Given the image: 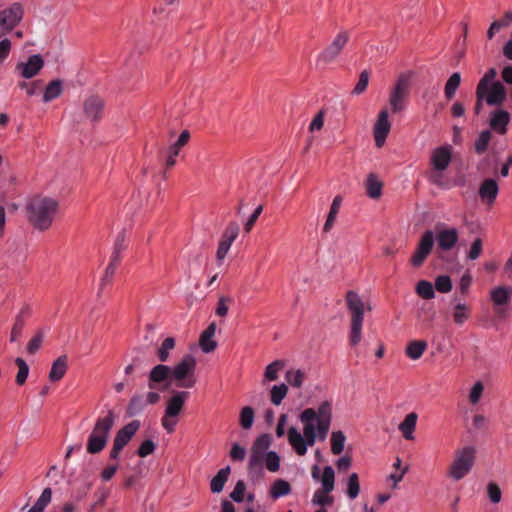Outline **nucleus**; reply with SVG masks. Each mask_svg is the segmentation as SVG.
<instances>
[{"label": "nucleus", "mask_w": 512, "mask_h": 512, "mask_svg": "<svg viewBox=\"0 0 512 512\" xmlns=\"http://www.w3.org/2000/svg\"><path fill=\"white\" fill-rule=\"evenodd\" d=\"M58 210L59 203L56 199L41 195L33 197L26 205L30 223L42 231L51 226Z\"/></svg>", "instance_id": "1"}, {"label": "nucleus", "mask_w": 512, "mask_h": 512, "mask_svg": "<svg viewBox=\"0 0 512 512\" xmlns=\"http://www.w3.org/2000/svg\"><path fill=\"white\" fill-rule=\"evenodd\" d=\"M345 301L350 314V331L348 340L351 346H357L362 339L366 303L360 295L353 290H349L346 293Z\"/></svg>", "instance_id": "2"}, {"label": "nucleus", "mask_w": 512, "mask_h": 512, "mask_svg": "<svg viewBox=\"0 0 512 512\" xmlns=\"http://www.w3.org/2000/svg\"><path fill=\"white\" fill-rule=\"evenodd\" d=\"M114 423L115 414L112 410H109L107 415L97 418L93 430L87 439V453L92 455L99 454L105 448Z\"/></svg>", "instance_id": "3"}, {"label": "nucleus", "mask_w": 512, "mask_h": 512, "mask_svg": "<svg viewBox=\"0 0 512 512\" xmlns=\"http://www.w3.org/2000/svg\"><path fill=\"white\" fill-rule=\"evenodd\" d=\"M476 450L472 446H466L455 452V457L449 467L448 475L455 481L464 478L472 469L475 461Z\"/></svg>", "instance_id": "4"}, {"label": "nucleus", "mask_w": 512, "mask_h": 512, "mask_svg": "<svg viewBox=\"0 0 512 512\" xmlns=\"http://www.w3.org/2000/svg\"><path fill=\"white\" fill-rule=\"evenodd\" d=\"M195 368V357L191 354L185 355L181 361L172 368L171 377L175 380L176 386L181 388H192L196 383V379L194 377Z\"/></svg>", "instance_id": "5"}, {"label": "nucleus", "mask_w": 512, "mask_h": 512, "mask_svg": "<svg viewBox=\"0 0 512 512\" xmlns=\"http://www.w3.org/2000/svg\"><path fill=\"white\" fill-rule=\"evenodd\" d=\"M409 88V76L407 74H401L389 96V104L393 113L404 110L405 101L409 95Z\"/></svg>", "instance_id": "6"}, {"label": "nucleus", "mask_w": 512, "mask_h": 512, "mask_svg": "<svg viewBox=\"0 0 512 512\" xmlns=\"http://www.w3.org/2000/svg\"><path fill=\"white\" fill-rule=\"evenodd\" d=\"M24 15L20 3H13L0 11V38L11 32L22 20Z\"/></svg>", "instance_id": "7"}, {"label": "nucleus", "mask_w": 512, "mask_h": 512, "mask_svg": "<svg viewBox=\"0 0 512 512\" xmlns=\"http://www.w3.org/2000/svg\"><path fill=\"white\" fill-rule=\"evenodd\" d=\"M317 418L315 420L316 434L320 441L327 438L331 421H332V405L328 401L321 403L316 410Z\"/></svg>", "instance_id": "8"}, {"label": "nucleus", "mask_w": 512, "mask_h": 512, "mask_svg": "<svg viewBox=\"0 0 512 512\" xmlns=\"http://www.w3.org/2000/svg\"><path fill=\"white\" fill-rule=\"evenodd\" d=\"M349 40V34L346 31H342L337 34L331 44L327 46L318 56V62L329 64L333 62L342 49L345 47Z\"/></svg>", "instance_id": "9"}, {"label": "nucleus", "mask_w": 512, "mask_h": 512, "mask_svg": "<svg viewBox=\"0 0 512 512\" xmlns=\"http://www.w3.org/2000/svg\"><path fill=\"white\" fill-rule=\"evenodd\" d=\"M434 245V234L431 230H427L421 236L417 249L411 257V265L414 267L421 266L431 253Z\"/></svg>", "instance_id": "10"}, {"label": "nucleus", "mask_w": 512, "mask_h": 512, "mask_svg": "<svg viewBox=\"0 0 512 512\" xmlns=\"http://www.w3.org/2000/svg\"><path fill=\"white\" fill-rule=\"evenodd\" d=\"M317 418L316 410L307 408L300 414V421L304 424L303 437L308 446H314L317 440L315 420Z\"/></svg>", "instance_id": "11"}, {"label": "nucleus", "mask_w": 512, "mask_h": 512, "mask_svg": "<svg viewBox=\"0 0 512 512\" xmlns=\"http://www.w3.org/2000/svg\"><path fill=\"white\" fill-rule=\"evenodd\" d=\"M388 110L382 109L378 114V118L374 125L373 133L375 144L378 148L382 147L386 141V138L390 132L391 124L388 119Z\"/></svg>", "instance_id": "12"}, {"label": "nucleus", "mask_w": 512, "mask_h": 512, "mask_svg": "<svg viewBox=\"0 0 512 512\" xmlns=\"http://www.w3.org/2000/svg\"><path fill=\"white\" fill-rule=\"evenodd\" d=\"M172 368L164 364L154 366L148 375V387L150 390L161 389V385L171 379Z\"/></svg>", "instance_id": "13"}, {"label": "nucleus", "mask_w": 512, "mask_h": 512, "mask_svg": "<svg viewBox=\"0 0 512 512\" xmlns=\"http://www.w3.org/2000/svg\"><path fill=\"white\" fill-rule=\"evenodd\" d=\"M512 296V288L506 286H499L491 290L490 298L494 304L495 312L499 316H503L505 310L503 308L504 305H507L510 302Z\"/></svg>", "instance_id": "14"}, {"label": "nucleus", "mask_w": 512, "mask_h": 512, "mask_svg": "<svg viewBox=\"0 0 512 512\" xmlns=\"http://www.w3.org/2000/svg\"><path fill=\"white\" fill-rule=\"evenodd\" d=\"M44 66V61L40 55H32L27 62H21L16 65V70L23 78L30 79L38 74Z\"/></svg>", "instance_id": "15"}, {"label": "nucleus", "mask_w": 512, "mask_h": 512, "mask_svg": "<svg viewBox=\"0 0 512 512\" xmlns=\"http://www.w3.org/2000/svg\"><path fill=\"white\" fill-rule=\"evenodd\" d=\"M452 158V147L441 146L432 151L430 162L434 170H446Z\"/></svg>", "instance_id": "16"}, {"label": "nucleus", "mask_w": 512, "mask_h": 512, "mask_svg": "<svg viewBox=\"0 0 512 512\" xmlns=\"http://www.w3.org/2000/svg\"><path fill=\"white\" fill-rule=\"evenodd\" d=\"M139 428L140 421H131L116 433L113 443L123 449L130 442V440L133 438V436L136 434Z\"/></svg>", "instance_id": "17"}, {"label": "nucleus", "mask_w": 512, "mask_h": 512, "mask_svg": "<svg viewBox=\"0 0 512 512\" xmlns=\"http://www.w3.org/2000/svg\"><path fill=\"white\" fill-rule=\"evenodd\" d=\"M104 101L98 96H90L84 102V112L91 121H99L102 118Z\"/></svg>", "instance_id": "18"}, {"label": "nucleus", "mask_w": 512, "mask_h": 512, "mask_svg": "<svg viewBox=\"0 0 512 512\" xmlns=\"http://www.w3.org/2000/svg\"><path fill=\"white\" fill-rule=\"evenodd\" d=\"M507 93L504 85L497 81L493 82L490 86L486 96L485 101L489 106H500L506 100Z\"/></svg>", "instance_id": "19"}, {"label": "nucleus", "mask_w": 512, "mask_h": 512, "mask_svg": "<svg viewBox=\"0 0 512 512\" xmlns=\"http://www.w3.org/2000/svg\"><path fill=\"white\" fill-rule=\"evenodd\" d=\"M510 114L506 110L496 109L491 113L490 127L500 135L507 132V125L510 122Z\"/></svg>", "instance_id": "20"}, {"label": "nucleus", "mask_w": 512, "mask_h": 512, "mask_svg": "<svg viewBox=\"0 0 512 512\" xmlns=\"http://www.w3.org/2000/svg\"><path fill=\"white\" fill-rule=\"evenodd\" d=\"M30 311V306L24 305L15 317V322L10 333V342H16L20 339L26 319L30 316Z\"/></svg>", "instance_id": "21"}, {"label": "nucleus", "mask_w": 512, "mask_h": 512, "mask_svg": "<svg viewBox=\"0 0 512 512\" xmlns=\"http://www.w3.org/2000/svg\"><path fill=\"white\" fill-rule=\"evenodd\" d=\"M189 393L180 391L175 393L167 402L165 413L167 416L177 417L183 409L184 403L188 398Z\"/></svg>", "instance_id": "22"}, {"label": "nucleus", "mask_w": 512, "mask_h": 512, "mask_svg": "<svg viewBox=\"0 0 512 512\" xmlns=\"http://www.w3.org/2000/svg\"><path fill=\"white\" fill-rule=\"evenodd\" d=\"M458 241V232L455 228L441 230L437 235L438 246L441 250L452 249Z\"/></svg>", "instance_id": "23"}, {"label": "nucleus", "mask_w": 512, "mask_h": 512, "mask_svg": "<svg viewBox=\"0 0 512 512\" xmlns=\"http://www.w3.org/2000/svg\"><path fill=\"white\" fill-rule=\"evenodd\" d=\"M287 437L289 444L299 456H304L307 453V442L295 427L292 426L288 429Z\"/></svg>", "instance_id": "24"}, {"label": "nucleus", "mask_w": 512, "mask_h": 512, "mask_svg": "<svg viewBox=\"0 0 512 512\" xmlns=\"http://www.w3.org/2000/svg\"><path fill=\"white\" fill-rule=\"evenodd\" d=\"M287 437L289 444L299 456H304L307 453V442L295 427L292 426L288 429Z\"/></svg>", "instance_id": "25"}, {"label": "nucleus", "mask_w": 512, "mask_h": 512, "mask_svg": "<svg viewBox=\"0 0 512 512\" xmlns=\"http://www.w3.org/2000/svg\"><path fill=\"white\" fill-rule=\"evenodd\" d=\"M68 368V357L67 355H61L52 364L49 372V380L51 382H57L61 380Z\"/></svg>", "instance_id": "26"}, {"label": "nucleus", "mask_w": 512, "mask_h": 512, "mask_svg": "<svg viewBox=\"0 0 512 512\" xmlns=\"http://www.w3.org/2000/svg\"><path fill=\"white\" fill-rule=\"evenodd\" d=\"M418 415L415 412L407 414L404 420L399 424V430L406 440H413V433L416 428Z\"/></svg>", "instance_id": "27"}, {"label": "nucleus", "mask_w": 512, "mask_h": 512, "mask_svg": "<svg viewBox=\"0 0 512 512\" xmlns=\"http://www.w3.org/2000/svg\"><path fill=\"white\" fill-rule=\"evenodd\" d=\"M498 184L494 179H486L479 188V195L483 200L493 202L498 195Z\"/></svg>", "instance_id": "28"}, {"label": "nucleus", "mask_w": 512, "mask_h": 512, "mask_svg": "<svg viewBox=\"0 0 512 512\" xmlns=\"http://www.w3.org/2000/svg\"><path fill=\"white\" fill-rule=\"evenodd\" d=\"M266 455L267 453L251 449L250 459L248 463V470L251 474H262Z\"/></svg>", "instance_id": "29"}, {"label": "nucleus", "mask_w": 512, "mask_h": 512, "mask_svg": "<svg viewBox=\"0 0 512 512\" xmlns=\"http://www.w3.org/2000/svg\"><path fill=\"white\" fill-rule=\"evenodd\" d=\"M382 182L378 180L374 173L367 176L365 188L367 195L372 199H378L382 194Z\"/></svg>", "instance_id": "30"}, {"label": "nucleus", "mask_w": 512, "mask_h": 512, "mask_svg": "<svg viewBox=\"0 0 512 512\" xmlns=\"http://www.w3.org/2000/svg\"><path fill=\"white\" fill-rule=\"evenodd\" d=\"M454 302H456V304L454 305L452 313L453 321L457 325H462L470 317V307L465 303L458 302L456 297L454 298Z\"/></svg>", "instance_id": "31"}, {"label": "nucleus", "mask_w": 512, "mask_h": 512, "mask_svg": "<svg viewBox=\"0 0 512 512\" xmlns=\"http://www.w3.org/2000/svg\"><path fill=\"white\" fill-rule=\"evenodd\" d=\"M427 349V342L424 340H413L410 341L406 347V355L411 360H418L421 358L425 350Z\"/></svg>", "instance_id": "32"}, {"label": "nucleus", "mask_w": 512, "mask_h": 512, "mask_svg": "<svg viewBox=\"0 0 512 512\" xmlns=\"http://www.w3.org/2000/svg\"><path fill=\"white\" fill-rule=\"evenodd\" d=\"M229 474V466L222 468L217 472V474L212 478L210 483V488L213 493H220L223 490L224 485L228 480Z\"/></svg>", "instance_id": "33"}, {"label": "nucleus", "mask_w": 512, "mask_h": 512, "mask_svg": "<svg viewBox=\"0 0 512 512\" xmlns=\"http://www.w3.org/2000/svg\"><path fill=\"white\" fill-rule=\"evenodd\" d=\"M341 203H342V197L341 196L338 195V196H336L333 199V202L331 204V207H330V210H329L326 222H325V224L323 226V231L325 233H328L332 229V227H333V225L335 223L337 214L339 212Z\"/></svg>", "instance_id": "34"}, {"label": "nucleus", "mask_w": 512, "mask_h": 512, "mask_svg": "<svg viewBox=\"0 0 512 512\" xmlns=\"http://www.w3.org/2000/svg\"><path fill=\"white\" fill-rule=\"evenodd\" d=\"M291 492V485L283 479H277L271 486L270 495L273 499L286 496Z\"/></svg>", "instance_id": "35"}, {"label": "nucleus", "mask_w": 512, "mask_h": 512, "mask_svg": "<svg viewBox=\"0 0 512 512\" xmlns=\"http://www.w3.org/2000/svg\"><path fill=\"white\" fill-rule=\"evenodd\" d=\"M147 405L146 403V400L144 398V395L142 394H135L129 404H128V407H127V414L129 416H135L137 414H139L140 412H142V410L145 408V406Z\"/></svg>", "instance_id": "36"}, {"label": "nucleus", "mask_w": 512, "mask_h": 512, "mask_svg": "<svg viewBox=\"0 0 512 512\" xmlns=\"http://www.w3.org/2000/svg\"><path fill=\"white\" fill-rule=\"evenodd\" d=\"M61 93H62V82L58 79L53 80L47 85V87L44 91L43 101L50 102V101L54 100L55 98L59 97Z\"/></svg>", "instance_id": "37"}, {"label": "nucleus", "mask_w": 512, "mask_h": 512, "mask_svg": "<svg viewBox=\"0 0 512 512\" xmlns=\"http://www.w3.org/2000/svg\"><path fill=\"white\" fill-rule=\"evenodd\" d=\"M461 83V75L458 72L453 73L449 79L447 80L444 88L445 97L448 100H451L455 94L456 91Z\"/></svg>", "instance_id": "38"}, {"label": "nucleus", "mask_w": 512, "mask_h": 512, "mask_svg": "<svg viewBox=\"0 0 512 512\" xmlns=\"http://www.w3.org/2000/svg\"><path fill=\"white\" fill-rule=\"evenodd\" d=\"M492 138V133L490 130H483L480 132L478 138L475 140L474 143V150L478 155H481L486 152L489 143Z\"/></svg>", "instance_id": "39"}, {"label": "nucleus", "mask_w": 512, "mask_h": 512, "mask_svg": "<svg viewBox=\"0 0 512 512\" xmlns=\"http://www.w3.org/2000/svg\"><path fill=\"white\" fill-rule=\"evenodd\" d=\"M334 481L335 474L333 468L331 466H326L323 469L321 477L322 490H324V493H331L334 490Z\"/></svg>", "instance_id": "40"}, {"label": "nucleus", "mask_w": 512, "mask_h": 512, "mask_svg": "<svg viewBox=\"0 0 512 512\" xmlns=\"http://www.w3.org/2000/svg\"><path fill=\"white\" fill-rule=\"evenodd\" d=\"M331 452L334 455H339L344 450L346 437L342 431H333L331 434Z\"/></svg>", "instance_id": "41"}, {"label": "nucleus", "mask_w": 512, "mask_h": 512, "mask_svg": "<svg viewBox=\"0 0 512 512\" xmlns=\"http://www.w3.org/2000/svg\"><path fill=\"white\" fill-rule=\"evenodd\" d=\"M497 76V71L495 68H490L484 76L480 79L476 91H479V94L481 93H487L489 90V85L491 86L494 81V79Z\"/></svg>", "instance_id": "42"}, {"label": "nucleus", "mask_w": 512, "mask_h": 512, "mask_svg": "<svg viewBox=\"0 0 512 512\" xmlns=\"http://www.w3.org/2000/svg\"><path fill=\"white\" fill-rule=\"evenodd\" d=\"M15 364L18 367V372L16 374V384L22 386L25 384L28 374H29V366L23 358L17 357L15 359Z\"/></svg>", "instance_id": "43"}, {"label": "nucleus", "mask_w": 512, "mask_h": 512, "mask_svg": "<svg viewBox=\"0 0 512 512\" xmlns=\"http://www.w3.org/2000/svg\"><path fill=\"white\" fill-rule=\"evenodd\" d=\"M417 294L423 299L430 300L435 297V289L431 282L420 280L416 286Z\"/></svg>", "instance_id": "44"}, {"label": "nucleus", "mask_w": 512, "mask_h": 512, "mask_svg": "<svg viewBox=\"0 0 512 512\" xmlns=\"http://www.w3.org/2000/svg\"><path fill=\"white\" fill-rule=\"evenodd\" d=\"M45 338V332L43 329H38L35 335L30 339L27 344L26 350L30 355H34L42 346Z\"/></svg>", "instance_id": "45"}, {"label": "nucleus", "mask_w": 512, "mask_h": 512, "mask_svg": "<svg viewBox=\"0 0 512 512\" xmlns=\"http://www.w3.org/2000/svg\"><path fill=\"white\" fill-rule=\"evenodd\" d=\"M286 381L295 388H300L305 380V373L298 369H290L285 374Z\"/></svg>", "instance_id": "46"}, {"label": "nucleus", "mask_w": 512, "mask_h": 512, "mask_svg": "<svg viewBox=\"0 0 512 512\" xmlns=\"http://www.w3.org/2000/svg\"><path fill=\"white\" fill-rule=\"evenodd\" d=\"M175 347V340L173 337H167L157 350V356L161 362H166L169 358V353Z\"/></svg>", "instance_id": "47"}, {"label": "nucleus", "mask_w": 512, "mask_h": 512, "mask_svg": "<svg viewBox=\"0 0 512 512\" xmlns=\"http://www.w3.org/2000/svg\"><path fill=\"white\" fill-rule=\"evenodd\" d=\"M284 367V362L281 360H275L270 363L264 373V379L266 381H275L278 379V372Z\"/></svg>", "instance_id": "48"}, {"label": "nucleus", "mask_w": 512, "mask_h": 512, "mask_svg": "<svg viewBox=\"0 0 512 512\" xmlns=\"http://www.w3.org/2000/svg\"><path fill=\"white\" fill-rule=\"evenodd\" d=\"M288 392V387L285 384L274 385L271 389V402L274 405H280L282 400L286 397Z\"/></svg>", "instance_id": "49"}, {"label": "nucleus", "mask_w": 512, "mask_h": 512, "mask_svg": "<svg viewBox=\"0 0 512 512\" xmlns=\"http://www.w3.org/2000/svg\"><path fill=\"white\" fill-rule=\"evenodd\" d=\"M360 492V484L357 473H352L347 482V495L351 499H355Z\"/></svg>", "instance_id": "50"}, {"label": "nucleus", "mask_w": 512, "mask_h": 512, "mask_svg": "<svg viewBox=\"0 0 512 512\" xmlns=\"http://www.w3.org/2000/svg\"><path fill=\"white\" fill-rule=\"evenodd\" d=\"M254 422V410L246 406L240 412V425L243 429H250Z\"/></svg>", "instance_id": "51"}, {"label": "nucleus", "mask_w": 512, "mask_h": 512, "mask_svg": "<svg viewBox=\"0 0 512 512\" xmlns=\"http://www.w3.org/2000/svg\"><path fill=\"white\" fill-rule=\"evenodd\" d=\"M264 464L270 472H277L280 468V457L274 451H269L265 457Z\"/></svg>", "instance_id": "52"}, {"label": "nucleus", "mask_w": 512, "mask_h": 512, "mask_svg": "<svg viewBox=\"0 0 512 512\" xmlns=\"http://www.w3.org/2000/svg\"><path fill=\"white\" fill-rule=\"evenodd\" d=\"M271 445V438L268 434H262L259 437L256 438L254 441L251 449H254L256 451L268 453L267 450L269 449Z\"/></svg>", "instance_id": "53"}, {"label": "nucleus", "mask_w": 512, "mask_h": 512, "mask_svg": "<svg viewBox=\"0 0 512 512\" xmlns=\"http://www.w3.org/2000/svg\"><path fill=\"white\" fill-rule=\"evenodd\" d=\"M438 292L448 293L452 290V282L449 276L441 275L435 279V288Z\"/></svg>", "instance_id": "54"}, {"label": "nucleus", "mask_w": 512, "mask_h": 512, "mask_svg": "<svg viewBox=\"0 0 512 512\" xmlns=\"http://www.w3.org/2000/svg\"><path fill=\"white\" fill-rule=\"evenodd\" d=\"M233 302L229 296H220L217 302L215 313L220 317H225L229 311V304Z\"/></svg>", "instance_id": "55"}, {"label": "nucleus", "mask_w": 512, "mask_h": 512, "mask_svg": "<svg viewBox=\"0 0 512 512\" xmlns=\"http://www.w3.org/2000/svg\"><path fill=\"white\" fill-rule=\"evenodd\" d=\"M189 139H190L189 131L184 130L180 134V136L177 139V141L173 145L170 146L168 151L172 152L173 155H178L180 149L188 143Z\"/></svg>", "instance_id": "56"}, {"label": "nucleus", "mask_w": 512, "mask_h": 512, "mask_svg": "<svg viewBox=\"0 0 512 512\" xmlns=\"http://www.w3.org/2000/svg\"><path fill=\"white\" fill-rule=\"evenodd\" d=\"M52 490L51 488H45L40 497L37 499L33 507L38 508L40 511H44L46 506L51 502Z\"/></svg>", "instance_id": "57"}, {"label": "nucleus", "mask_w": 512, "mask_h": 512, "mask_svg": "<svg viewBox=\"0 0 512 512\" xmlns=\"http://www.w3.org/2000/svg\"><path fill=\"white\" fill-rule=\"evenodd\" d=\"M313 504L319 506L331 505L333 502V498L329 496V493H324V490H317L312 499Z\"/></svg>", "instance_id": "58"}, {"label": "nucleus", "mask_w": 512, "mask_h": 512, "mask_svg": "<svg viewBox=\"0 0 512 512\" xmlns=\"http://www.w3.org/2000/svg\"><path fill=\"white\" fill-rule=\"evenodd\" d=\"M368 83L369 73L368 71L364 70L360 73L359 80L356 86L354 87L352 93L356 95L362 94L367 89Z\"/></svg>", "instance_id": "59"}, {"label": "nucleus", "mask_w": 512, "mask_h": 512, "mask_svg": "<svg viewBox=\"0 0 512 512\" xmlns=\"http://www.w3.org/2000/svg\"><path fill=\"white\" fill-rule=\"evenodd\" d=\"M233 242L234 241H232V240H228V239H226L224 237H221V240L219 242L218 249H217V252H216V257H217L218 261L224 260V258L226 257L228 251L230 250V247H231Z\"/></svg>", "instance_id": "60"}, {"label": "nucleus", "mask_w": 512, "mask_h": 512, "mask_svg": "<svg viewBox=\"0 0 512 512\" xmlns=\"http://www.w3.org/2000/svg\"><path fill=\"white\" fill-rule=\"evenodd\" d=\"M482 250H483L482 240L480 238H476L471 244L467 258L470 260H476L481 255Z\"/></svg>", "instance_id": "61"}, {"label": "nucleus", "mask_w": 512, "mask_h": 512, "mask_svg": "<svg viewBox=\"0 0 512 512\" xmlns=\"http://www.w3.org/2000/svg\"><path fill=\"white\" fill-rule=\"evenodd\" d=\"M443 171L444 170L433 169V171L429 175V181L438 187L448 189L449 186L444 181Z\"/></svg>", "instance_id": "62"}, {"label": "nucleus", "mask_w": 512, "mask_h": 512, "mask_svg": "<svg viewBox=\"0 0 512 512\" xmlns=\"http://www.w3.org/2000/svg\"><path fill=\"white\" fill-rule=\"evenodd\" d=\"M156 446L154 444V442L150 439H147L145 441H143L141 443V445L139 446L138 450H137V454L144 458V457H147L148 455L152 454L155 450Z\"/></svg>", "instance_id": "63"}, {"label": "nucleus", "mask_w": 512, "mask_h": 512, "mask_svg": "<svg viewBox=\"0 0 512 512\" xmlns=\"http://www.w3.org/2000/svg\"><path fill=\"white\" fill-rule=\"evenodd\" d=\"M239 225L236 222H230L222 234V237L235 241L239 235Z\"/></svg>", "instance_id": "64"}]
</instances>
